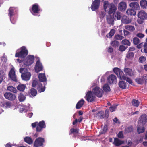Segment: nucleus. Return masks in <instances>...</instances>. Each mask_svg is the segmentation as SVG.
<instances>
[{"label":"nucleus","mask_w":147,"mask_h":147,"mask_svg":"<svg viewBox=\"0 0 147 147\" xmlns=\"http://www.w3.org/2000/svg\"><path fill=\"white\" fill-rule=\"evenodd\" d=\"M78 131L77 129L72 128L70 130V134H71V133H78Z\"/></svg>","instance_id":"nucleus-63"},{"label":"nucleus","mask_w":147,"mask_h":147,"mask_svg":"<svg viewBox=\"0 0 147 147\" xmlns=\"http://www.w3.org/2000/svg\"><path fill=\"white\" fill-rule=\"evenodd\" d=\"M114 12L113 14L114 18H115L118 20H120L121 17V13L119 11H117L116 13Z\"/></svg>","instance_id":"nucleus-37"},{"label":"nucleus","mask_w":147,"mask_h":147,"mask_svg":"<svg viewBox=\"0 0 147 147\" xmlns=\"http://www.w3.org/2000/svg\"><path fill=\"white\" fill-rule=\"evenodd\" d=\"M134 54L133 52H129L128 51L126 57L129 59H131L134 57Z\"/></svg>","instance_id":"nucleus-50"},{"label":"nucleus","mask_w":147,"mask_h":147,"mask_svg":"<svg viewBox=\"0 0 147 147\" xmlns=\"http://www.w3.org/2000/svg\"><path fill=\"white\" fill-rule=\"evenodd\" d=\"M32 126L33 128L36 127V131L38 132L41 131L43 129L45 128L46 125L44 121L42 120L39 122H38L33 123L32 124Z\"/></svg>","instance_id":"nucleus-4"},{"label":"nucleus","mask_w":147,"mask_h":147,"mask_svg":"<svg viewBox=\"0 0 147 147\" xmlns=\"http://www.w3.org/2000/svg\"><path fill=\"white\" fill-rule=\"evenodd\" d=\"M103 6L105 11H107L109 14L115 12L117 9L116 7L113 3H109L107 1L104 2Z\"/></svg>","instance_id":"nucleus-1"},{"label":"nucleus","mask_w":147,"mask_h":147,"mask_svg":"<svg viewBox=\"0 0 147 147\" xmlns=\"http://www.w3.org/2000/svg\"><path fill=\"white\" fill-rule=\"evenodd\" d=\"M129 6L130 7L135 10H138L140 9L139 4L137 2H134L131 3L129 4Z\"/></svg>","instance_id":"nucleus-23"},{"label":"nucleus","mask_w":147,"mask_h":147,"mask_svg":"<svg viewBox=\"0 0 147 147\" xmlns=\"http://www.w3.org/2000/svg\"><path fill=\"white\" fill-rule=\"evenodd\" d=\"M85 98L88 102H92L95 100V95L92 92V91H88L86 94Z\"/></svg>","instance_id":"nucleus-9"},{"label":"nucleus","mask_w":147,"mask_h":147,"mask_svg":"<svg viewBox=\"0 0 147 147\" xmlns=\"http://www.w3.org/2000/svg\"><path fill=\"white\" fill-rule=\"evenodd\" d=\"M35 70L36 72L38 73L42 71L43 69V66L39 60L37 61L35 67Z\"/></svg>","instance_id":"nucleus-19"},{"label":"nucleus","mask_w":147,"mask_h":147,"mask_svg":"<svg viewBox=\"0 0 147 147\" xmlns=\"http://www.w3.org/2000/svg\"><path fill=\"white\" fill-rule=\"evenodd\" d=\"M38 78L40 82H44L47 81V78L45 73L39 74Z\"/></svg>","instance_id":"nucleus-25"},{"label":"nucleus","mask_w":147,"mask_h":147,"mask_svg":"<svg viewBox=\"0 0 147 147\" xmlns=\"http://www.w3.org/2000/svg\"><path fill=\"white\" fill-rule=\"evenodd\" d=\"M137 16L139 19L137 20V22L139 24L143 23L144 20L147 19V13L143 10L139 11Z\"/></svg>","instance_id":"nucleus-5"},{"label":"nucleus","mask_w":147,"mask_h":147,"mask_svg":"<svg viewBox=\"0 0 147 147\" xmlns=\"http://www.w3.org/2000/svg\"><path fill=\"white\" fill-rule=\"evenodd\" d=\"M92 92L98 97H101L102 96L103 91L98 86H96L92 90Z\"/></svg>","instance_id":"nucleus-8"},{"label":"nucleus","mask_w":147,"mask_h":147,"mask_svg":"<svg viewBox=\"0 0 147 147\" xmlns=\"http://www.w3.org/2000/svg\"><path fill=\"white\" fill-rule=\"evenodd\" d=\"M133 41L134 44L137 45L139 43L140 40L138 38L135 37L133 38Z\"/></svg>","instance_id":"nucleus-46"},{"label":"nucleus","mask_w":147,"mask_h":147,"mask_svg":"<svg viewBox=\"0 0 147 147\" xmlns=\"http://www.w3.org/2000/svg\"><path fill=\"white\" fill-rule=\"evenodd\" d=\"M104 90L105 92H108L110 90V88L108 84H105L103 87Z\"/></svg>","instance_id":"nucleus-40"},{"label":"nucleus","mask_w":147,"mask_h":147,"mask_svg":"<svg viewBox=\"0 0 147 147\" xmlns=\"http://www.w3.org/2000/svg\"><path fill=\"white\" fill-rule=\"evenodd\" d=\"M124 71L125 74L127 75L131 76H132L134 74V71L130 68H125L124 69Z\"/></svg>","instance_id":"nucleus-24"},{"label":"nucleus","mask_w":147,"mask_h":147,"mask_svg":"<svg viewBox=\"0 0 147 147\" xmlns=\"http://www.w3.org/2000/svg\"><path fill=\"white\" fill-rule=\"evenodd\" d=\"M84 102V101L83 99H81L77 104L76 107L77 109H80L83 105Z\"/></svg>","instance_id":"nucleus-31"},{"label":"nucleus","mask_w":147,"mask_h":147,"mask_svg":"<svg viewBox=\"0 0 147 147\" xmlns=\"http://www.w3.org/2000/svg\"><path fill=\"white\" fill-rule=\"evenodd\" d=\"M1 60L3 62L6 63L7 61V56L3 54V56L1 57Z\"/></svg>","instance_id":"nucleus-56"},{"label":"nucleus","mask_w":147,"mask_h":147,"mask_svg":"<svg viewBox=\"0 0 147 147\" xmlns=\"http://www.w3.org/2000/svg\"><path fill=\"white\" fill-rule=\"evenodd\" d=\"M38 82L36 80H33L32 83V86L33 87H35L37 85Z\"/></svg>","instance_id":"nucleus-62"},{"label":"nucleus","mask_w":147,"mask_h":147,"mask_svg":"<svg viewBox=\"0 0 147 147\" xmlns=\"http://www.w3.org/2000/svg\"><path fill=\"white\" fill-rule=\"evenodd\" d=\"M4 96L6 99L11 101L13 100L16 98L15 95L10 92H6L4 94Z\"/></svg>","instance_id":"nucleus-17"},{"label":"nucleus","mask_w":147,"mask_h":147,"mask_svg":"<svg viewBox=\"0 0 147 147\" xmlns=\"http://www.w3.org/2000/svg\"><path fill=\"white\" fill-rule=\"evenodd\" d=\"M19 107L20 108V112L21 113H23V112H26L29 110L28 107L24 105L20 106Z\"/></svg>","instance_id":"nucleus-29"},{"label":"nucleus","mask_w":147,"mask_h":147,"mask_svg":"<svg viewBox=\"0 0 147 147\" xmlns=\"http://www.w3.org/2000/svg\"><path fill=\"white\" fill-rule=\"evenodd\" d=\"M111 44L112 46L115 47L119 45V42L117 41L114 40L111 42Z\"/></svg>","instance_id":"nucleus-54"},{"label":"nucleus","mask_w":147,"mask_h":147,"mask_svg":"<svg viewBox=\"0 0 147 147\" xmlns=\"http://www.w3.org/2000/svg\"><path fill=\"white\" fill-rule=\"evenodd\" d=\"M106 20L109 24L112 25L113 24L114 18L111 14H109V15L107 16Z\"/></svg>","instance_id":"nucleus-22"},{"label":"nucleus","mask_w":147,"mask_h":147,"mask_svg":"<svg viewBox=\"0 0 147 147\" xmlns=\"http://www.w3.org/2000/svg\"><path fill=\"white\" fill-rule=\"evenodd\" d=\"M142 78L145 83L146 84L147 82V74L144 75Z\"/></svg>","instance_id":"nucleus-61"},{"label":"nucleus","mask_w":147,"mask_h":147,"mask_svg":"<svg viewBox=\"0 0 147 147\" xmlns=\"http://www.w3.org/2000/svg\"><path fill=\"white\" fill-rule=\"evenodd\" d=\"M140 4L142 8L143 9L147 8V1L146 0H142L140 2Z\"/></svg>","instance_id":"nucleus-28"},{"label":"nucleus","mask_w":147,"mask_h":147,"mask_svg":"<svg viewBox=\"0 0 147 147\" xmlns=\"http://www.w3.org/2000/svg\"><path fill=\"white\" fill-rule=\"evenodd\" d=\"M120 79H123L124 80H125L127 81V82H128L130 84L132 83V81L129 78L125 76L124 74L123 76V78H121Z\"/></svg>","instance_id":"nucleus-42"},{"label":"nucleus","mask_w":147,"mask_h":147,"mask_svg":"<svg viewBox=\"0 0 147 147\" xmlns=\"http://www.w3.org/2000/svg\"><path fill=\"white\" fill-rule=\"evenodd\" d=\"M127 4L124 1L120 2L118 5V9L121 11H124L126 9Z\"/></svg>","instance_id":"nucleus-20"},{"label":"nucleus","mask_w":147,"mask_h":147,"mask_svg":"<svg viewBox=\"0 0 147 147\" xmlns=\"http://www.w3.org/2000/svg\"><path fill=\"white\" fill-rule=\"evenodd\" d=\"M115 30L114 29H112L109 34L106 35V36L107 38L109 37V38H111L115 34Z\"/></svg>","instance_id":"nucleus-39"},{"label":"nucleus","mask_w":147,"mask_h":147,"mask_svg":"<svg viewBox=\"0 0 147 147\" xmlns=\"http://www.w3.org/2000/svg\"><path fill=\"white\" fill-rule=\"evenodd\" d=\"M19 72L22 74L21 76L23 80L28 81L30 80L31 74L26 69L24 68H20L19 69Z\"/></svg>","instance_id":"nucleus-3"},{"label":"nucleus","mask_w":147,"mask_h":147,"mask_svg":"<svg viewBox=\"0 0 147 147\" xmlns=\"http://www.w3.org/2000/svg\"><path fill=\"white\" fill-rule=\"evenodd\" d=\"M37 92L36 90L34 88H32L30 89L29 92V96L31 97L35 96L37 94Z\"/></svg>","instance_id":"nucleus-26"},{"label":"nucleus","mask_w":147,"mask_h":147,"mask_svg":"<svg viewBox=\"0 0 147 147\" xmlns=\"http://www.w3.org/2000/svg\"><path fill=\"white\" fill-rule=\"evenodd\" d=\"M0 106L6 109L11 108L13 106V104L11 102L8 101H4L1 102Z\"/></svg>","instance_id":"nucleus-11"},{"label":"nucleus","mask_w":147,"mask_h":147,"mask_svg":"<svg viewBox=\"0 0 147 147\" xmlns=\"http://www.w3.org/2000/svg\"><path fill=\"white\" fill-rule=\"evenodd\" d=\"M105 13L103 11H101L99 13V17L101 20V21L102 20L103 18L105 15Z\"/></svg>","instance_id":"nucleus-55"},{"label":"nucleus","mask_w":147,"mask_h":147,"mask_svg":"<svg viewBox=\"0 0 147 147\" xmlns=\"http://www.w3.org/2000/svg\"><path fill=\"white\" fill-rule=\"evenodd\" d=\"M117 105H114L111 106L110 107V111L111 112H113L115 111V110Z\"/></svg>","instance_id":"nucleus-52"},{"label":"nucleus","mask_w":147,"mask_h":147,"mask_svg":"<svg viewBox=\"0 0 147 147\" xmlns=\"http://www.w3.org/2000/svg\"><path fill=\"white\" fill-rule=\"evenodd\" d=\"M107 81L110 84H115L117 82V77L113 74H111L108 76Z\"/></svg>","instance_id":"nucleus-10"},{"label":"nucleus","mask_w":147,"mask_h":147,"mask_svg":"<svg viewBox=\"0 0 147 147\" xmlns=\"http://www.w3.org/2000/svg\"><path fill=\"white\" fill-rule=\"evenodd\" d=\"M123 142L118 138H115L113 144L116 146H118L123 143Z\"/></svg>","instance_id":"nucleus-27"},{"label":"nucleus","mask_w":147,"mask_h":147,"mask_svg":"<svg viewBox=\"0 0 147 147\" xmlns=\"http://www.w3.org/2000/svg\"><path fill=\"white\" fill-rule=\"evenodd\" d=\"M40 11L38 5L37 4H34L32 8L31 13L34 15H36V14Z\"/></svg>","instance_id":"nucleus-12"},{"label":"nucleus","mask_w":147,"mask_h":147,"mask_svg":"<svg viewBox=\"0 0 147 147\" xmlns=\"http://www.w3.org/2000/svg\"><path fill=\"white\" fill-rule=\"evenodd\" d=\"M147 121V115L145 114H144L140 117L138 124L143 126L145 124Z\"/></svg>","instance_id":"nucleus-14"},{"label":"nucleus","mask_w":147,"mask_h":147,"mask_svg":"<svg viewBox=\"0 0 147 147\" xmlns=\"http://www.w3.org/2000/svg\"><path fill=\"white\" fill-rule=\"evenodd\" d=\"M34 57L32 55H29L26 59L23 61V63L24 66L30 65L34 62Z\"/></svg>","instance_id":"nucleus-7"},{"label":"nucleus","mask_w":147,"mask_h":147,"mask_svg":"<svg viewBox=\"0 0 147 147\" xmlns=\"http://www.w3.org/2000/svg\"><path fill=\"white\" fill-rule=\"evenodd\" d=\"M126 49L125 46L123 45H121L119 47V50L121 51H125Z\"/></svg>","instance_id":"nucleus-59"},{"label":"nucleus","mask_w":147,"mask_h":147,"mask_svg":"<svg viewBox=\"0 0 147 147\" xmlns=\"http://www.w3.org/2000/svg\"><path fill=\"white\" fill-rule=\"evenodd\" d=\"M44 142V138L41 137H39L35 140L34 144V146L36 147L41 146L43 145Z\"/></svg>","instance_id":"nucleus-13"},{"label":"nucleus","mask_w":147,"mask_h":147,"mask_svg":"<svg viewBox=\"0 0 147 147\" xmlns=\"http://www.w3.org/2000/svg\"><path fill=\"white\" fill-rule=\"evenodd\" d=\"M9 75L12 80L15 82H17V78L15 74L14 68H13L11 69L9 73Z\"/></svg>","instance_id":"nucleus-15"},{"label":"nucleus","mask_w":147,"mask_h":147,"mask_svg":"<svg viewBox=\"0 0 147 147\" xmlns=\"http://www.w3.org/2000/svg\"><path fill=\"white\" fill-rule=\"evenodd\" d=\"M5 75V72L3 70L0 71V84H1Z\"/></svg>","instance_id":"nucleus-34"},{"label":"nucleus","mask_w":147,"mask_h":147,"mask_svg":"<svg viewBox=\"0 0 147 147\" xmlns=\"http://www.w3.org/2000/svg\"><path fill=\"white\" fill-rule=\"evenodd\" d=\"M126 13L128 15L134 16L136 14V12L134 9H129L127 10Z\"/></svg>","instance_id":"nucleus-32"},{"label":"nucleus","mask_w":147,"mask_h":147,"mask_svg":"<svg viewBox=\"0 0 147 147\" xmlns=\"http://www.w3.org/2000/svg\"><path fill=\"white\" fill-rule=\"evenodd\" d=\"M26 86L24 84H20L18 85L17 88V89L20 91H23L25 88Z\"/></svg>","instance_id":"nucleus-36"},{"label":"nucleus","mask_w":147,"mask_h":147,"mask_svg":"<svg viewBox=\"0 0 147 147\" xmlns=\"http://www.w3.org/2000/svg\"><path fill=\"white\" fill-rule=\"evenodd\" d=\"M26 99L25 96L22 94L20 93L18 96V99L20 102H22L24 101Z\"/></svg>","instance_id":"nucleus-43"},{"label":"nucleus","mask_w":147,"mask_h":147,"mask_svg":"<svg viewBox=\"0 0 147 147\" xmlns=\"http://www.w3.org/2000/svg\"><path fill=\"white\" fill-rule=\"evenodd\" d=\"M124 37L120 35L117 34L115 35V39L116 40H122L123 38Z\"/></svg>","instance_id":"nucleus-53"},{"label":"nucleus","mask_w":147,"mask_h":147,"mask_svg":"<svg viewBox=\"0 0 147 147\" xmlns=\"http://www.w3.org/2000/svg\"><path fill=\"white\" fill-rule=\"evenodd\" d=\"M113 71L114 73L117 75L118 77H119L120 79L121 78H123V76L124 74L121 69L117 67H115L113 69Z\"/></svg>","instance_id":"nucleus-18"},{"label":"nucleus","mask_w":147,"mask_h":147,"mask_svg":"<svg viewBox=\"0 0 147 147\" xmlns=\"http://www.w3.org/2000/svg\"><path fill=\"white\" fill-rule=\"evenodd\" d=\"M144 51L145 53H147V43H145L144 45Z\"/></svg>","instance_id":"nucleus-64"},{"label":"nucleus","mask_w":147,"mask_h":147,"mask_svg":"<svg viewBox=\"0 0 147 147\" xmlns=\"http://www.w3.org/2000/svg\"><path fill=\"white\" fill-rule=\"evenodd\" d=\"M96 117L99 119L104 118L105 117L104 112L102 111H101L98 112L96 115Z\"/></svg>","instance_id":"nucleus-30"},{"label":"nucleus","mask_w":147,"mask_h":147,"mask_svg":"<svg viewBox=\"0 0 147 147\" xmlns=\"http://www.w3.org/2000/svg\"><path fill=\"white\" fill-rule=\"evenodd\" d=\"M107 72L106 73V74L107 73ZM106 74L104 75L101 78V81L102 83H104L105 82V79H106Z\"/></svg>","instance_id":"nucleus-60"},{"label":"nucleus","mask_w":147,"mask_h":147,"mask_svg":"<svg viewBox=\"0 0 147 147\" xmlns=\"http://www.w3.org/2000/svg\"><path fill=\"white\" fill-rule=\"evenodd\" d=\"M20 51L19 52H16L15 54L16 57H19L21 58H24L26 57L28 53V51L24 46L22 47L20 49Z\"/></svg>","instance_id":"nucleus-6"},{"label":"nucleus","mask_w":147,"mask_h":147,"mask_svg":"<svg viewBox=\"0 0 147 147\" xmlns=\"http://www.w3.org/2000/svg\"><path fill=\"white\" fill-rule=\"evenodd\" d=\"M24 139V141L29 144H30L32 143L33 140L30 137H26Z\"/></svg>","instance_id":"nucleus-38"},{"label":"nucleus","mask_w":147,"mask_h":147,"mask_svg":"<svg viewBox=\"0 0 147 147\" xmlns=\"http://www.w3.org/2000/svg\"><path fill=\"white\" fill-rule=\"evenodd\" d=\"M133 130L132 127L130 126L128 127L125 129V131L126 132H129L132 131Z\"/></svg>","instance_id":"nucleus-58"},{"label":"nucleus","mask_w":147,"mask_h":147,"mask_svg":"<svg viewBox=\"0 0 147 147\" xmlns=\"http://www.w3.org/2000/svg\"><path fill=\"white\" fill-rule=\"evenodd\" d=\"M125 28L129 30L133 31L135 30L134 27L132 26L127 25L125 26Z\"/></svg>","instance_id":"nucleus-47"},{"label":"nucleus","mask_w":147,"mask_h":147,"mask_svg":"<svg viewBox=\"0 0 147 147\" xmlns=\"http://www.w3.org/2000/svg\"><path fill=\"white\" fill-rule=\"evenodd\" d=\"M122 44H124L125 45H127L128 46H130V42L127 39H125L122 41Z\"/></svg>","instance_id":"nucleus-51"},{"label":"nucleus","mask_w":147,"mask_h":147,"mask_svg":"<svg viewBox=\"0 0 147 147\" xmlns=\"http://www.w3.org/2000/svg\"><path fill=\"white\" fill-rule=\"evenodd\" d=\"M119 85L120 88L122 89H125L126 88V84L125 82L122 81L119 82Z\"/></svg>","instance_id":"nucleus-33"},{"label":"nucleus","mask_w":147,"mask_h":147,"mask_svg":"<svg viewBox=\"0 0 147 147\" xmlns=\"http://www.w3.org/2000/svg\"><path fill=\"white\" fill-rule=\"evenodd\" d=\"M121 21L124 24H127L131 22V20L129 17L124 15L122 17Z\"/></svg>","instance_id":"nucleus-21"},{"label":"nucleus","mask_w":147,"mask_h":147,"mask_svg":"<svg viewBox=\"0 0 147 147\" xmlns=\"http://www.w3.org/2000/svg\"><path fill=\"white\" fill-rule=\"evenodd\" d=\"M135 80L138 84H139L145 83L142 78H137Z\"/></svg>","instance_id":"nucleus-48"},{"label":"nucleus","mask_w":147,"mask_h":147,"mask_svg":"<svg viewBox=\"0 0 147 147\" xmlns=\"http://www.w3.org/2000/svg\"><path fill=\"white\" fill-rule=\"evenodd\" d=\"M100 1L99 0H95L92 4L91 9L93 11H95L99 7Z\"/></svg>","instance_id":"nucleus-16"},{"label":"nucleus","mask_w":147,"mask_h":147,"mask_svg":"<svg viewBox=\"0 0 147 147\" xmlns=\"http://www.w3.org/2000/svg\"><path fill=\"white\" fill-rule=\"evenodd\" d=\"M8 15L12 23H16L17 18V15L16 9L13 7H11L9 10Z\"/></svg>","instance_id":"nucleus-2"},{"label":"nucleus","mask_w":147,"mask_h":147,"mask_svg":"<svg viewBox=\"0 0 147 147\" xmlns=\"http://www.w3.org/2000/svg\"><path fill=\"white\" fill-rule=\"evenodd\" d=\"M38 85V91L40 92H43L45 90V86L43 87L42 85L40 84H39Z\"/></svg>","instance_id":"nucleus-45"},{"label":"nucleus","mask_w":147,"mask_h":147,"mask_svg":"<svg viewBox=\"0 0 147 147\" xmlns=\"http://www.w3.org/2000/svg\"><path fill=\"white\" fill-rule=\"evenodd\" d=\"M139 102L137 100L133 99L132 101V104L134 106L137 107L139 106Z\"/></svg>","instance_id":"nucleus-49"},{"label":"nucleus","mask_w":147,"mask_h":147,"mask_svg":"<svg viewBox=\"0 0 147 147\" xmlns=\"http://www.w3.org/2000/svg\"><path fill=\"white\" fill-rule=\"evenodd\" d=\"M136 36L137 37L140 38H142L144 37L145 36V35L141 33H138L136 34Z\"/></svg>","instance_id":"nucleus-57"},{"label":"nucleus","mask_w":147,"mask_h":147,"mask_svg":"<svg viewBox=\"0 0 147 147\" xmlns=\"http://www.w3.org/2000/svg\"><path fill=\"white\" fill-rule=\"evenodd\" d=\"M146 60V57L145 56H142L139 57L138 61L139 63H143Z\"/></svg>","instance_id":"nucleus-44"},{"label":"nucleus","mask_w":147,"mask_h":147,"mask_svg":"<svg viewBox=\"0 0 147 147\" xmlns=\"http://www.w3.org/2000/svg\"><path fill=\"white\" fill-rule=\"evenodd\" d=\"M141 125L139 124L138 125L137 131L138 133L140 134L143 132L144 131V127H140V126Z\"/></svg>","instance_id":"nucleus-41"},{"label":"nucleus","mask_w":147,"mask_h":147,"mask_svg":"<svg viewBox=\"0 0 147 147\" xmlns=\"http://www.w3.org/2000/svg\"><path fill=\"white\" fill-rule=\"evenodd\" d=\"M7 90L14 93H17V91L16 88L12 86H9L7 87Z\"/></svg>","instance_id":"nucleus-35"}]
</instances>
